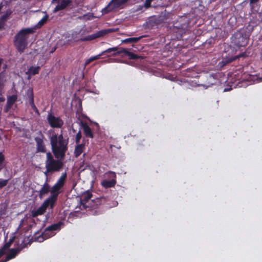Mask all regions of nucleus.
I'll list each match as a JSON object with an SVG mask.
<instances>
[{
    "instance_id": "f3484780",
    "label": "nucleus",
    "mask_w": 262,
    "mask_h": 262,
    "mask_svg": "<svg viewBox=\"0 0 262 262\" xmlns=\"http://www.w3.org/2000/svg\"><path fill=\"white\" fill-rule=\"evenodd\" d=\"M50 190V186L46 181L42 185L40 190L38 191V195L39 198H41L43 196L48 193Z\"/></svg>"
},
{
    "instance_id": "9d476101",
    "label": "nucleus",
    "mask_w": 262,
    "mask_h": 262,
    "mask_svg": "<svg viewBox=\"0 0 262 262\" xmlns=\"http://www.w3.org/2000/svg\"><path fill=\"white\" fill-rule=\"evenodd\" d=\"M45 139V137L41 131H39L38 133V136L35 137L37 152L45 153L46 152V145L43 141Z\"/></svg>"
},
{
    "instance_id": "ea45409f",
    "label": "nucleus",
    "mask_w": 262,
    "mask_h": 262,
    "mask_svg": "<svg viewBox=\"0 0 262 262\" xmlns=\"http://www.w3.org/2000/svg\"><path fill=\"white\" fill-rule=\"evenodd\" d=\"M4 27V23L3 22L0 21V29H2Z\"/></svg>"
},
{
    "instance_id": "c03bdc74",
    "label": "nucleus",
    "mask_w": 262,
    "mask_h": 262,
    "mask_svg": "<svg viewBox=\"0 0 262 262\" xmlns=\"http://www.w3.org/2000/svg\"><path fill=\"white\" fill-rule=\"evenodd\" d=\"M6 68H7V65L5 64L4 67V69H6Z\"/></svg>"
},
{
    "instance_id": "6ab92c4d",
    "label": "nucleus",
    "mask_w": 262,
    "mask_h": 262,
    "mask_svg": "<svg viewBox=\"0 0 262 262\" xmlns=\"http://www.w3.org/2000/svg\"><path fill=\"white\" fill-rule=\"evenodd\" d=\"M47 209V208L42 204L40 207L37 208L36 210H32L31 212V216L33 217H35L38 215L43 214Z\"/></svg>"
},
{
    "instance_id": "c85d7f7f",
    "label": "nucleus",
    "mask_w": 262,
    "mask_h": 262,
    "mask_svg": "<svg viewBox=\"0 0 262 262\" xmlns=\"http://www.w3.org/2000/svg\"><path fill=\"white\" fill-rule=\"evenodd\" d=\"M142 38V36H140L138 37H130V38H126V39H124L123 41L124 43L137 42Z\"/></svg>"
},
{
    "instance_id": "1a4fd4ad",
    "label": "nucleus",
    "mask_w": 262,
    "mask_h": 262,
    "mask_svg": "<svg viewBox=\"0 0 262 262\" xmlns=\"http://www.w3.org/2000/svg\"><path fill=\"white\" fill-rule=\"evenodd\" d=\"M48 123L52 128H61L64 124L63 120L60 117H55L52 113L48 114L47 116Z\"/></svg>"
},
{
    "instance_id": "49530a36",
    "label": "nucleus",
    "mask_w": 262,
    "mask_h": 262,
    "mask_svg": "<svg viewBox=\"0 0 262 262\" xmlns=\"http://www.w3.org/2000/svg\"><path fill=\"white\" fill-rule=\"evenodd\" d=\"M73 132H74V133L76 132V130H75V129H73Z\"/></svg>"
},
{
    "instance_id": "0eeeda50",
    "label": "nucleus",
    "mask_w": 262,
    "mask_h": 262,
    "mask_svg": "<svg viewBox=\"0 0 262 262\" xmlns=\"http://www.w3.org/2000/svg\"><path fill=\"white\" fill-rule=\"evenodd\" d=\"M232 42L237 47H245L248 44V37L245 32L238 31L232 36Z\"/></svg>"
},
{
    "instance_id": "a211bd4d",
    "label": "nucleus",
    "mask_w": 262,
    "mask_h": 262,
    "mask_svg": "<svg viewBox=\"0 0 262 262\" xmlns=\"http://www.w3.org/2000/svg\"><path fill=\"white\" fill-rule=\"evenodd\" d=\"M17 96L16 95H13L7 97V101L6 104V109L8 110L10 109L14 103L17 101Z\"/></svg>"
},
{
    "instance_id": "7c9ffc66",
    "label": "nucleus",
    "mask_w": 262,
    "mask_h": 262,
    "mask_svg": "<svg viewBox=\"0 0 262 262\" xmlns=\"http://www.w3.org/2000/svg\"><path fill=\"white\" fill-rule=\"evenodd\" d=\"M105 174L108 179H111V180H116V174L115 172L110 171L106 172Z\"/></svg>"
},
{
    "instance_id": "7ed1b4c3",
    "label": "nucleus",
    "mask_w": 262,
    "mask_h": 262,
    "mask_svg": "<svg viewBox=\"0 0 262 262\" xmlns=\"http://www.w3.org/2000/svg\"><path fill=\"white\" fill-rule=\"evenodd\" d=\"M34 32L33 28H24L15 35L14 45L20 54L23 53L27 47L28 35Z\"/></svg>"
},
{
    "instance_id": "2f4dec72",
    "label": "nucleus",
    "mask_w": 262,
    "mask_h": 262,
    "mask_svg": "<svg viewBox=\"0 0 262 262\" xmlns=\"http://www.w3.org/2000/svg\"><path fill=\"white\" fill-rule=\"evenodd\" d=\"M81 137L82 135L81 130H79L75 137V142L76 144L79 143Z\"/></svg>"
},
{
    "instance_id": "5701e85b",
    "label": "nucleus",
    "mask_w": 262,
    "mask_h": 262,
    "mask_svg": "<svg viewBox=\"0 0 262 262\" xmlns=\"http://www.w3.org/2000/svg\"><path fill=\"white\" fill-rule=\"evenodd\" d=\"M67 177V173L66 172L62 173L60 178L57 180V182L55 183V184L61 188H62L66 183Z\"/></svg>"
},
{
    "instance_id": "58836bf2",
    "label": "nucleus",
    "mask_w": 262,
    "mask_h": 262,
    "mask_svg": "<svg viewBox=\"0 0 262 262\" xmlns=\"http://www.w3.org/2000/svg\"><path fill=\"white\" fill-rule=\"evenodd\" d=\"M4 166H5V164H4L1 163H0V171H1V170L3 168V167H4Z\"/></svg>"
},
{
    "instance_id": "f704fd0d",
    "label": "nucleus",
    "mask_w": 262,
    "mask_h": 262,
    "mask_svg": "<svg viewBox=\"0 0 262 262\" xmlns=\"http://www.w3.org/2000/svg\"><path fill=\"white\" fill-rule=\"evenodd\" d=\"M5 160V155L3 154V152H0V163L4 164Z\"/></svg>"
},
{
    "instance_id": "bb28decb",
    "label": "nucleus",
    "mask_w": 262,
    "mask_h": 262,
    "mask_svg": "<svg viewBox=\"0 0 262 262\" xmlns=\"http://www.w3.org/2000/svg\"><path fill=\"white\" fill-rule=\"evenodd\" d=\"M104 200V199L102 198H97L94 200H92V201L93 202V204L92 205V207H97L99 205H101L102 203V202Z\"/></svg>"
},
{
    "instance_id": "79ce46f5",
    "label": "nucleus",
    "mask_w": 262,
    "mask_h": 262,
    "mask_svg": "<svg viewBox=\"0 0 262 262\" xmlns=\"http://www.w3.org/2000/svg\"><path fill=\"white\" fill-rule=\"evenodd\" d=\"M232 89L231 88H230V89H227V88H225L224 90V92H227V91H230V90H231Z\"/></svg>"
},
{
    "instance_id": "473e14b6",
    "label": "nucleus",
    "mask_w": 262,
    "mask_h": 262,
    "mask_svg": "<svg viewBox=\"0 0 262 262\" xmlns=\"http://www.w3.org/2000/svg\"><path fill=\"white\" fill-rule=\"evenodd\" d=\"M29 104L31 107V108L35 112V113L39 115V111L37 109V108L36 107V106H35V105L34 104V102H32L31 103H29Z\"/></svg>"
},
{
    "instance_id": "9b49d317",
    "label": "nucleus",
    "mask_w": 262,
    "mask_h": 262,
    "mask_svg": "<svg viewBox=\"0 0 262 262\" xmlns=\"http://www.w3.org/2000/svg\"><path fill=\"white\" fill-rule=\"evenodd\" d=\"M52 3H56L57 5L55 7L53 12H57L59 11L65 9L67 7L70 6L72 4V0H57L52 1Z\"/></svg>"
},
{
    "instance_id": "cd10ccee",
    "label": "nucleus",
    "mask_w": 262,
    "mask_h": 262,
    "mask_svg": "<svg viewBox=\"0 0 262 262\" xmlns=\"http://www.w3.org/2000/svg\"><path fill=\"white\" fill-rule=\"evenodd\" d=\"M27 95L29 103H31L32 102H34L33 91L32 88H29L27 90Z\"/></svg>"
},
{
    "instance_id": "c9c22d12",
    "label": "nucleus",
    "mask_w": 262,
    "mask_h": 262,
    "mask_svg": "<svg viewBox=\"0 0 262 262\" xmlns=\"http://www.w3.org/2000/svg\"><path fill=\"white\" fill-rule=\"evenodd\" d=\"M8 16V15L7 14H4L2 16V20H4L5 19H6Z\"/></svg>"
},
{
    "instance_id": "4468645a",
    "label": "nucleus",
    "mask_w": 262,
    "mask_h": 262,
    "mask_svg": "<svg viewBox=\"0 0 262 262\" xmlns=\"http://www.w3.org/2000/svg\"><path fill=\"white\" fill-rule=\"evenodd\" d=\"M58 197L55 195L52 194L51 196L46 199L43 203V205L47 208L49 206L51 208H53L55 203L57 200Z\"/></svg>"
},
{
    "instance_id": "f8f14e48",
    "label": "nucleus",
    "mask_w": 262,
    "mask_h": 262,
    "mask_svg": "<svg viewBox=\"0 0 262 262\" xmlns=\"http://www.w3.org/2000/svg\"><path fill=\"white\" fill-rule=\"evenodd\" d=\"M80 124L81 127L83 128V133L85 136L86 138L93 139L94 138V134L88 123L85 122L81 121Z\"/></svg>"
},
{
    "instance_id": "393cba45",
    "label": "nucleus",
    "mask_w": 262,
    "mask_h": 262,
    "mask_svg": "<svg viewBox=\"0 0 262 262\" xmlns=\"http://www.w3.org/2000/svg\"><path fill=\"white\" fill-rule=\"evenodd\" d=\"M61 189L62 188H61L60 187H59L58 186L55 184L51 189V194L55 195L56 196L58 197V195L61 192Z\"/></svg>"
},
{
    "instance_id": "09e8293b",
    "label": "nucleus",
    "mask_w": 262,
    "mask_h": 262,
    "mask_svg": "<svg viewBox=\"0 0 262 262\" xmlns=\"http://www.w3.org/2000/svg\"><path fill=\"white\" fill-rule=\"evenodd\" d=\"M212 2H215L216 0H211Z\"/></svg>"
},
{
    "instance_id": "4c0bfd02",
    "label": "nucleus",
    "mask_w": 262,
    "mask_h": 262,
    "mask_svg": "<svg viewBox=\"0 0 262 262\" xmlns=\"http://www.w3.org/2000/svg\"><path fill=\"white\" fill-rule=\"evenodd\" d=\"M251 4H254L259 1V0H250Z\"/></svg>"
},
{
    "instance_id": "aec40b11",
    "label": "nucleus",
    "mask_w": 262,
    "mask_h": 262,
    "mask_svg": "<svg viewBox=\"0 0 262 262\" xmlns=\"http://www.w3.org/2000/svg\"><path fill=\"white\" fill-rule=\"evenodd\" d=\"M74 150V155L75 157H78L83 151L85 148L84 143L77 144Z\"/></svg>"
},
{
    "instance_id": "20e7f679",
    "label": "nucleus",
    "mask_w": 262,
    "mask_h": 262,
    "mask_svg": "<svg viewBox=\"0 0 262 262\" xmlns=\"http://www.w3.org/2000/svg\"><path fill=\"white\" fill-rule=\"evenodd\" d=\"M113 51H117V53L118 54H122L123 56H127L129 59H138L140 58H143L142 56L129 51L127 49L122 48L119 51H118V48L117 47H114L109 48L103 51L101 53L96 56H92L90 58L86 59L84 63V66L85 67L88 66L93 61L100 59V57L102 55H105L107 53H110Z\"/></svg>"
},
{
    "instance_id": "dca6fc26",
    "label": "nucleus",
    "mask_w": 262,
    "mask_h": 262,
    "mask_svg": "<svg viewBox=\"0 0 262 262\" xmlns=\"http://www.w3.org/2000/svg\"><path fill=\"white\" fill-rule=\"evenodd\" d=\"M15 238V236H13L10 238L9 241L7 242L1 248L0 250L2 251L3 253H4V254H6L7 252L8 251L9 249H10V247L12 246V244L13 243L14 239Z\"/></svg>"
},
{
    "instance_id": "e433bc0d",
    "label": "nucleus",
    "mask_w": 262,
    "mask_h": 262,
    "mask_svg": "<svg viewBox=\"0 0 262 262\" xmlns=\"http://www.w3.org/2000/svg\"><path fill=\"white\" fill-rule=\"evenodd\" d=\"M5 100V98L3 97V95H0V102H3Z\"/></svg>"
},
{
    "instance_id": "6e6552de",
    "label": "nucleus",
    "mask_w": 262,
    "mask_h": 262,
    "mask_svg": "<svg viewBox=\"0 0 262 262\" xmlns=\"http://www.w3.org/2000/svg\"><path fill=\"white\" fill-rule=\"evenodd\" d=\"M117 30L118 29H115L113 28H108L101 30L99 31H97L95 33L84 36L81 38L80 40L83 41H91L96 38L105 36L107 34H110L111 33L116 32Z\"/></svg>"
},
{
    "instance_id": "b1692460",
    "label": "nucleus",
    "mask_w": 262,
    "mask_h": 262,
    "mask_svg": "<svg viewBox=\"0 0 262 262\" xmlns=\"http://www.w3.org/2000/svg\"><path fill=\"white\" fill-rule=\"evenodd\" d=\"M39 69V67H34L33 66H31L28 69V71L26 72V74L28 75H35L36 74H38Z\"/></svg>"
},
{
    "instance_id": "f257e3e1",
    "label": "nucleus",
    "mask_w": 262,
    "mask_h": 262,
    "mask_svg": "<svg viewBox=\"0 0 262 262\" xmlns=\"http://www.w3.org/2000/svg\"><path fill=\"white\" fill-rule=\"evenodd\" d=\"M51 149L55 158L64 159L68 150V141L64 139L62 134L59 136L52 134L50 137Z\"/></svg>"
},
{
    "instance_id": "39448f33",
    "label": "nucleus",
    "mask_w": 262,
    "mask_h": 262,
    "mask_svg": "<svg viewBox=\"0 0 262 262\" xmlns=\"http://www.w3.org/2000/svg\"><path fill=\"white\" fill-rule=\"evenodd\" d=\"M54 155L51 152H48L46 153V160L45 162V166L46 170L44 172L46 175L48 173H52L54 172H57L61 170L63 166V163L62 161L63 159H54Z\"/></svg>"
},
{
    "instance_id": "2eb2a0df",
    "label": "nucleus",
    "mask_w": 262,
    "mask_h": 262,
    "mask_svg": "<svg viewBox=\"0 0 262 262\" xmlns=\"http://www.w3.org/2000/svg\"><path fill=\"white\" fill-rule=\"evenodd\" d=\"M22 248H12L8 250V253L7 254L6 257L8 260L14 258L19 254Z\"/></svg>"
},
{
    "instance_id": "a878e982",
    "label": "nucleus",
    "mask_w": 262,
    "mask_h": 262,
    "mask_svg": "<svg viewBox=\"0 0 262 262\" xmlns=\"http://www.w3.org/2000/svg\"><path fill=\"white\" fill-rule=\"evenodd\" d=\"M5 80L4 79V72L0 73V95L4 93Z\"/></svg>"
},
{
    "instance_id": "423d86ee",
    "label": "nucleus",
    "mask_w": 262,
    "mask_h": 262,
    "mask_svg": "<svg viewBox=\"0 0 262 262\" xmlns=\"http://www.w3.org/2000/svg\"><path fill=\"white\" fill-rule=\"evenodd\" d=\"M63 224V223L60 221L47 227L41 234H35L34 236V239L38 242H42L44 240L53 237L55 234L54 231L60 230Z\"/></svg>"
},
{
    "instance_id": "c756f323",
    "label": "nucleus",
    "mask_w": 262,
    "mask_h": 262,
    "mask_svg": "<svg viewBox=\"0 0 262 262\" xmlns=\"http://www.w3.org/2000/svg\"><path fill=\"white\" fill-rule=\"evenodd\" d=\"M49 18V16L48 14H46L39 21L38 23L37 26L38 27H41L44 24H45Z\"/></svg>"
},
{
    "instance_id": "a18cd8bd",
    "label": "nucleus",
    "mask_w": 262,
    "mask_h": 262,
    "mask_svg": "<svg viewBox=\"0 0 262 262\" xmlns=\"http://www.w3.org/2000/svg\"><path fill=\"white\" fill-rule=\"evenodd\" d=\"M2 6L0 5V10H1Z\"/></svg>"
},
{
    "instance_id": "f03ea898",
    "label": "nucleus",
    "mask_w": 262,
    "mask_h": 262,
    "mask_svg": "<svg viewBox=\"0 0 262 262\" xmlns=\"http://www.w3.org/2000/svg\"><path fill=\"white\" fill-rule=\"evenodd\" d=\"M190 23V19L186 16H180L173 22L172 32L177 39H181L184 34L188 33Z\"/></svg>"
},
{
    "instance_id": "412c9836",
    "label": "nucleus",
    "mask_w": 262,
    "mask_h": 262,
    "mask_svg": "<svg viewBox=\"0 0 262 262\" xmlns=\"http://www.w3.org/2000/svg\"><path fill=\"white\" fill-rule=\"evenodd\" d=\"M67 177V173L66 172L62 173L60 178L57 180V182L55 183V184L61 188H62L66 183Z\"/></svg>"
},
{
    "instance_id": "de8ad7c7",
    "label": "nucleus",
    "mask_w": 262,
    "mask_h": 262,
    "mask_svg": "<svg viewBox=\"0 0 262 262\" xmlns=\"http://www.w3.org/2000/svg\"><path fill=\"white\" fill-rule=\"evenodd\" d=\"M85 156V154H84L83 155V157H84Z\"/></svg>"
},
{
    "instance_id": "4be33fe9",
    "label": "nucleus",
    "mask_w": 262,
    "mask_h": 262,
    "mask_svg": "<svg viewBox=\"0 0 262 262\" xmlns=\"http://www.w3.org/2000/svg\"><path fill=\"white\" fill-rule=\"evenodd\" d=\"M116 183L117 182L116 180H104L102 181L101 185L105 188H108L114 187Z\"/></svg>"
},
{
    "instance_id": "ddd939ff",
    "label": "nucleus",
    "mask_w": 262,
    "mask_h": 262,
    "mask_svg": "<svg viewBox=\"0 0 262 262\" xmlns=\"http://www.w3.org/2000/svg\"><path fill=\"white\" fill-rule=\"evenodd\" d=\"M93 195L90 191H86L84 192L80 198V204L84 208H88L89 206L87 205V203L92 198Z\"/></svg>"
},
{
    "instance_id": "72a5a7b5",
    "label": "nucleus",
    "mask_w": 262,
    "mask_h": 262,
    "mask_svg": "<svg viewBox=\"0 0 262 262\" xmlns=\"http://www.w3.org/2000/svg\"><path fill=\"white\" fill-rule=\"evenodd\" d=\"M118 0H111V1L109 3V4L102 9V12L105 10H107L108 9L110 8V7H112V5H113V4H114L116 1Z\"/></svg>"
},
{
    "instance_id": "a19ab883",
    "label": "nucleus",
    "mask_w": 262,
    "mask_h": 262,
    "mask_svg": "<svg viewBox=\"0 0 262 262\" xmlns=\"http://www.w3.org/2000/svg\"><path fill=\"white\" fill-rule=\"evenodd\" d=\"M9 260L7 259V258L5 257V258L4 259H2L0 261V262H7Z\"/></svg>"
},
{
    "instance_id": "37998d69",
    "label": "nucleus",
    "mask_w": 262,
    "mask_h": 262,
    "mask_svg": "<svg viewBox=\"0 0 262 262\" xmlns=\"http://www.w3.org/2000/svg\"><path fill=\"white\" fill-rule=\"evenodd\" d=\"M4 255L5 254H4V253H3L2 251L0 250V258Z\"/></svg>"
}]
</instances>
